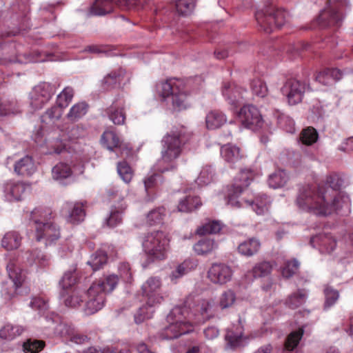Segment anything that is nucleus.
<instances>
[{
	"label": "nucleus",
	"instance_id": "nucleus-1",
	"mask_svg": "<svg viewBox=\"0 0 353 353\" xmlns=\"http://www.w3.org/2000/svg\"><path fill=\"white\" fill-rule=\"evenodd\" d=\"M334 176H328L324 185H303L299 187L296 203L305 212L316 216H327L347 204V199L341 196L334 184Z\"/></svg>",
	"mask_w": 353,
	"mask_h": 353
},
{
	"label": "nucleus",
	"instance_id": "nucleus-2",
	"mask_svg": "<svg viewBox=\"0 0 353 353\" xmlns=\"http://www.w3.org/2000/svg\"><path fill=\"white\" fill-rule=\"evenodd\" d=\"M194 315L203 316L201 319L198 318L194 322L187 321L186 318L190 314L191 310H170L167 315V321L169 325L165 327L159 334V336L163 340H172L177 339L182 335L191 333L194 331L195 325L205 323L208 319V310H194Z\"/></svg>",
	"mask_w": 353,
	"mask_h": 353
},
{
	"label": "nucleus",
	"instance_id": "nucleus-3",
	"mask_svg": "<svg viewBox=\"0 0 353 353\" xmlns=\"http://www.w3.org/2000/svg\"><path fill=\"white\" fill-rule=\"evenodd\" d=\"M187 141L188 138L181 131H172L167 133L163 137L161 157L157 168L159 172L163 173L175 170L177 168L175 160L181 154L183 146Z\"/></svg>",
	"mask_w": 353,
	"mask_h": 353
},
{
	"label": "nucleus",
	"instance_id": "nucleus-4",
	"mask_svg": "<svg viewBox=\"0 0 353 353\" xmlns=\"http://www.w3.org/2000/svg\"><path fill=\"white\" fill-rule=\"evenodd\" d=\"M161 88V97L170 101L174 110L181 111L190 107L189 92L183 80L170 79L162 83Z\"/></svg>",
	"mask_w": 353,
	"mask_h": 353
},
{
	"label": "nucleus",
	"instance_id": "nucleus-5",
	"mask_svg": "<svg viewBox=\"0 0 353 353\" xmlns=\"http://www.w3.org/2000/svg\"><path fill=\"white\" fill-rule=\"evenodd\" d=\"M170 237L165 232L157 230L148 233L142 240L145 254L152 260H163L170 249Z\"/></svg>",
	"mask_w": 353,
	"mask_h": 353
},
{
	"label": "nucleus",
	"instance_id": "nucleus-6",
	"mask_svg": "<svg viewBox=\"0 0 353 353\" xmlns=\"http://www.w3.org/2000/svg\"><path fill=\"white\" fill-rule=\"evenodd\" d=\"M119 277L115 274L107 276L103 280L93 283L88 289V293L90 297L88 301L90 309H101L105 306V292H111L117 287Z\"/></svg>",
	"mask_w": 353,
	"mask_h": 353
},
{
	"label": "nucleus",
	"instance_id": "nucleus-7",
	"mask_svg": "<svg viewBox=\"0 0 353 353\" xmlns=\"http://www.w3.org/2000/svg\"><path fill=\"white\" fill-rule=\"evenodd\" d=\"M252 180V173L249 170H243L234 177L233 183L228 187V204L239 208L243 205L238 200L239 196L246 189Z\"/></svg>",
	"mask_w": 353,
	"mask_h": 353
},
{
	"label": "nucleus",
	"instance_id": "nucleus-8",
	"mask_svg": "<svg viewBox=\"0 0 353 353\" xmlns=\"http://www.w3.org/2000/svg\"><path fill=\"white\" fill-rule=\"evenodd\" d=\"M305 91V83L294 78L287 79L281 88V93L285 96L290 105L301 103Z\"/></svg>",
	"mask_w": 353,
	"mask_h": 353
},
{
	"label": "nucleus",
	"instance_id": "nucleus-9",
	"mask_svg": "<svg viewBox=\"0 0 353 353\" xmlns=\"http://www.w3.org/2000/svg\"><path fill=\"white\" fill-rule=\"evenodd\" d=\"M221 92L223 96L234 110H236L244 102L248 95V91L245 88L228 82L223 83Z\"/></svg>",
	"mask_w": 353,
	"mask_h": 353
},
{
	"label": "nucleus",
	"instance_id": "nucleus-10",
	"mask_svg": "<svg viewBox=\"0 0 353 353\" xmlns=\"http://www.w3.org/2000/svg\"><path fill=\"white\" fill-rule=\"evenodd\" d=\"M286 13L281 10L271 11L265 15L261 12L256 14V19L264 30L270 33L274 28H281L285 21Z\"/></svg>",
	"mask_w": 353,
	"mask_h": 353
},
{
	"label": "nucleus",
	"instance_id": "nucleus-11",
	"mask_svg": "<svg viewBox=\"0 0 353 353\" xmlns=\"http://www.w3.org/2000/svg\"><path fill=\"white\" fill-rule=\"evenodd\" d=\"M161 287V281L157 276L150 277L141 286L142 294L147 298L149 307H154L163 301V297L158 293Z\"/></svg>",
	"mask_w": 353,
	"mask_h": 353
},
{
	"label": "nucleus",
	"instance_id": "nucleus-12",
	"mask_svg": "<svg viewBox=\"0 0 353 353\" xmlns=\"http://www.w3.org/2000/svg\"><path fill=\"white\" fill-rule=\"evenodd\" d=\"M234 271L223 263H214L208 271V278L214 284L222 285L231 281Z\"/></svg>",
	"mask_w": 353,
	"mask_h": 353
},
{
	"label": "nucleus",
	"instance_id": "nucleus-13",
	"mask_svg": "<svg viewBox=\"0 0 353 353\" xmlns=\"http://www.w3.org/2000/svg\"><path fill=\"white\" fill-rule=\"evenodd\" d=\"M239 118L243 126L252 130L260 128L263 123L259 110L253 105L242 107L239 112Z\"/></svg>",
	"mask_w": 353,
	"mask_h": 353
},
{
	"label": "nucleus",
	"instance_id": "nucleus-14",
	"mask_svg": "<svg viewBox=\"0 0 353 353\" xmlns=\"http://www.w3.org/2000/svg\"><path fill=\"white\" fill-rule=\"evenodd\" d=\"M34 230L36 240L44 241L46 245L52 244L61 237L60 227L53 221L44 223Z\"/></svg>",
	"mask_w": 353,
	"mask_h": 353
},
{
	"label": "nucleus",
	"instance_id": "nucleus-15",
	"mask_svg": "<svg viewBox=\"0 0 353 353\" xmlns=\"http://www.w3.org/2000/svg\"><path fill=\"white\" fill-rule=\"evenodd\" d=\"M252 338V336L244 335L243 327L240 324L227 329L225 335L227 345L232 350L245 346Z\"/></svg>",
	"mask_w": 353,
	"mask_h": 353
},
{
	"label": "nucleus",
	"instance_id": "nucleus-16",
	"mask_svg": "<svg viewBox=\"0 0 353 353\" xmlns=\"http://www.w3.org/2000/svg\"><path fill=\"white\" fill-rule=\"evenodd\" d=\"M55 92V88L49 83H41L34 87L31 97V104L34 108H41Z\"/></svg>",
	"mask_w": 353,
	"mask_h": 353
},
{
	"label": "nucleus",
	"instance_id": "nucleus-17",
	"mask_svg": "<svg viewBox=\"0 0 353 353\" xmlns=\"http://www.w3.org/2000/svg\"><path fill=\"white\" fill-rule=\"evenodd\" d=\"M85 206L86 202H66L63 207V211L66 214V221L73 225L83 221L85 217Z\"/></svg>",
	"mask_w": 353,
	"mask_h": 353
},
{
	"label": "nucleus",
	"instance_id": "nucleus-18",
	"mask_svg": "<svg viewBox=\"0 0 353 353\" xmlns=\"http://www.w3.org/2000/svg\"><path fill=\"white\" fill-rule=\"evenodd\" d=\"M54 218V214L52 210L46 207H38L34 208L30 216V220L34 225V228H38L39 225H43L44 223L52 222L51 220Z\"/></svg>",
	"mask_w": 353,
	"mask_h": 353
},
{
	"label": "nucleus",
	"instance_id": "nucleus-19",
	"mask_svg": "<svg viewBox=\"0 0 353 353\" xmlns=\"http://www.w3.org/2000/svg\"><path fill=\"white\" fill-rule=\"evenodd\" d=\"M110 120L115 125H123L126 119L124 101L119 104L116 101L105 110Z\"/></svg>",
	"mask_w": 353,
	"mask_h": 353
},
{
	"label": "nucleus",
	"instance_id": "nucleus-20",
	"mask_svg": "<svg viewBox=\"0 0 353 353\" xmlns=\"http://www.w3.org/2000/svg\"><path fill=\"white\" fill-rule=\"evenodd\" d=\"M202 205L200 197L196 195H186L181 199L177 205V210L180 212L190 213Z\"/></svg>",
	"mask_w": 353,
	"mask_h": 353
},
{
	"label": "nucleus",
	"instance_id": "nucleus-21",
	"mask_svg": "<svg viewBox=\"0 0 353 353\" xmlns=\"http://www.w3.org/2000/svg\"><path fill=\"white\" fill-rule=\"evenodd\" d=\"M35 170L36 167L33 159L28 155L23 157L14 164V172L20 176H30Z\"/></svg>",
	"mask_w": 353,
	"mask_h": 353
},
{
	"label": "nucleus",
	"instance_id": "nucleus-22",
	"mask_svg": "<svg viewBox=\"0 0 353 353\" xmlns=\"http://www.w3.org/2000/svg\"><path fill=\"white\" fill-rule=\"evenodd\" d=\"M25 190V185L21 182L9 181L4 186L5 195L9 201L20 200Z\"/></svg>",
	"mask_w": 353,
	"mask_h": 353
},
{
	"label": "nucleus",
	"instance_id": "nucleus-23",
	"mask_svg": "<svg viewBox=\"0 0 353 353\" xmlns=\"http://www.w3.org/2000/svg\"><path fill=\"white\" fill-rule=\"evenodd\" d=\"M125 71L119 68L117 70L112 71L104 77L103 80V87L106 90L119 88L125 77Z\"/></svg>",
	"mask_w": 353,
	"mask_h": 353
},
{
	"label": "nucleus",
	"instance_id": "nucleus-24",
	"mask_svg": "<svg viewBox=\"0 0 353 353\" xmlns=\"http://www.w3.org/2000/svg\"><path fill=\"white\" fill-rule=\"evenodd\" d=\"M261 248V243L256 238H250L241 243L238 248V252L247 257L252 256L259 251Z\"/></svg>",
	"mask_w": 353,
	"mask_h": 353
},
{
	"label": "nucleus",
	"instance_id": "nucleus-25",
	"mask_svg": "<svg viewBox=\"0 0 353 353\" xmlns=\"http://www.w3.org/2000/svg\"><path fill=\"white\" fill-rule=\"evenodd\" d=\"M222 157L229 163L234 164L243 157L240 148L232 144H227L221 147Z\"/></svg>",
	"mask_w": 353,
	"mask_h": 353
},
{
	"label": "nucleus",
	"instance_id": "nucleus-26",
	"mask_svg": "<svg viewBox=\"0 0 353 353\" xmlns=\"http://www.w3.org/2000/svg\"><path fill=\"white\" fill-rule=\"evenodd\" d=\"M166 214V209L164 207L154 208L145 214V223L149 226L161 225L164 222Z\"/></svg>",
	"mask_w": 353,
	"mask_h": 353
},
{
	"label": "nucleus",
	"instance_id": "nucleus-27",
	"mask_svg": "<svg viewBox=\"0 0 353 353\" xmlns=\"http://www.w3.org/2000/svg\"><path fill=\"white\" fill-rule=\"evenodd\" d=\"M112 0H95L90 8L89 12L92 15L102 16L113 11Z\"/></svg>",
	"mask_w": 353,
	"mask_h": 353
},
{
	"label": "nucleus",
	"instance_id": "nucleus-28",
	"mask_svg": "<svg viewBox=\"0 0 353 353\" xmlns=\"http://www.w3.org/2000/svg\"><path fill=\"white\" fill-rule=\"evenodd\" d=\"M7 271L10 279L14 283L15 288H20L26 279V275L23 270L12 261L7 265Z\"/></svg>",
	"mask_w": 353,
	"mask_h": 353
},
{
	"label": "nucleus",
	"instance_id": "nucleus-29",
	"mask_svg": "<svg viewBox=\"0 0 353 353\" xmlns=\"http://www.w3.org/2000/svg\"><path fill=\"white\" fill-rule=\"evenodd\" d=\"M227 122L226 116L218 110L210 111L205 117V124L208 130L219 128Z\"/></svg>",
	"mask_w": 353,
	"mask_h": 353
},
{
	"label": "nucleus",
	"instance_id": "nucleus-30",
	"mask_svg": "<svg viewBox=\"0 0 353 353\" xmlns=\"http://www.w3.org/2000/svg\"><path fill=\"white\" fill-rule=\"evenodd\" d=\"M218 248V244L211 239H204L194 245L193 249L198 255H207Z\"/></svg>",
	"mask_w": 353,
	"mask_h": 353
},
{
	"label": "nucleus",
	"instance_id": "nucleus-31",
	"mask_svg": "<svg viewBox=\"0 0 353 353\" xmlns=\"http://www.w3.org/2000/svg\"><path fill=\"white\" fill-rule=\"evenodd\" d=\"M88 110V105L86 103H77L70 108L66 118L70 122H77L87 114Z\"/></svg>",
	"mask_w": 353,
	"mask_h": 353
},
{
	"label": "nucleus",
	"instance_id": "nucleus-32",
	"mask_svg": "<svg viewBox=\"0 0 353 353\" xmlns=\"http://www.w3.org/2000/svg\"><path fill=\"white\" fill-rule=\"evenodd\" d=\"M304 334L303 327H299L298 330L290 333L284 343L285 350L283 351L292 352L299 345Z\"/></svg>",
	"mask_w": 353,
	"mask_h": 353
},
{
	"label": "nucleus",
	"instance_id": "nucleus-33",
	"mask_svg": "<svg viewBox=\"0 0 353 353\" xmlns=\"http://www.w3.org/2000/svg\"><path fill=\"white\" fill-rule=\"evenodd\" d=\"M101 141L103 145L111 152L114 151V148L121 147L119 138L113 131H105L101 136Z\"/></svg>",
	"mask_w": 353,
	"mask_h": 353
},
{
	"label": "nucleus",
	"instance_id": "nucleus-34",
	"mask_svg": "<svg viewBox=\"0 0 353 353\" xmlns=\"http://www.w3.org/2000/svg\"><path fill=\"white\" fill-rule=\"evenodd\" d=\"M288 180L287 173L283 170H279L269 176L268 183L271 188L276 189L284 186Z\"/></svg>",
	"mask_w": 353,
	"mask_h": 353
},
{
	"label": "nucleus",
	"instance_id": "nucleus-35",
	"mask_svg": "<svg viewBox=\"0 0 353 353\" xmlns=\"http://www.w3.org/2000/svg\"><path fill=\"white\" fill-rule=\"evenodd\" d=\"M70 166L65 163H59L52 170V178L57 181H61L72 175Z\"/></svg>",
	"mask_w": 353,
	"mask_h": 353
},
{
	"label": "nucleus",
	"instance_id": "nucleus-36",
	"mask_svg": "<svg viewBox=\"0 0 353 353\" xmlns=\"http://www.w3.org/2000/svg\"><path fill=\"white\" fill-rule=\"evenodd\" d=\"M23 332V328L19 325L6 324L0 330V338L6 340H12L20 336Z\"/></svg>",
	"mask_w": 353,
	"mask_h": 353
},
{
	"label": "nucleus",
	"instance_id": "nucleus-37",
	"mask_svg": "<svg viewBox=\"0 0 353 353\" xmlns=\"http://www.w3.org/2000/svg\"><path fill=\"white\" fill-rule=\"evenodd\" d=\"M21 238L19 234L15 232H10L5 234L1 243L2 246L6 250H12L17 249L21 245Z\"/></svg>",
	"mask_w": 353,
	"mask_h": 353
},
{
	"label": "nucleus",
	"instance_id": "nucleus-38",
	"mask_svg": "<svg viewBox=\"0 0 353 353\" xmlns=\"http://www.w3.org/2000/svg\"><path fill=\"white\" fill-rule=\"evenodd\" d=\"M252 209L259 215L263 214L268 209V199L265 196H256L252 202L245 201Z\"/></svg>",
	"mask_w": 353,
	"mask_h": 353
},
{
	"label": "nucleus",
	"instance_id": "nucleus-39",
	"mask_svg": "<svg viewBox=\"0 0 353 353\" xmlns=\"http://www.w3.org/2000/svg\"><path fill=\"white\" fill-rule=\"evenodd\" d=\"M108 261V256L106 252L103 250H97L90 257V259L88 261V264L91 266L93 271H97L101 268Z\"/></svg>",
	"mask_w": 353,
	"mask_h": 353
},
{
	"label": "nucleus",
	"instance_id": "nucleus-40",
	"mask_svg": "<svg viewBox=\"0 0 353 353\" xmlns=\"http://www.w3.org/2000/svg\"><path fill=\"white\" fill-rule=\"evenodd\" d=\"M319 134L315 128L307 127L303 129L299 137L301 143L306 145H311L318 140Z\"/></svg>",
	"mask_w": 353,
	"mask_h": 353
},
{
	"label": "nucleus",
	"instance_id": "nucleus-41",
	"mask_svg": "<svg viewBox=\"0 0 353 353\" xmlns=\"http://www.w3.org/2000/svg\"><path fill=\"white\" fill-rule=\"evenodd\" d=\"M222 225L219 221H208L196 229V233L203 236L206 234H216L221 231Z\"/></svg>",
	"mask_w": 353,
	"mask_h": 353
},
{
	"label": "nucleus",
	"instance_id": "nucleus-42",
	"mask_svg": "<svg viewBox=\"0 0 353 353\" xmlns=\"http://www.w3.org/2000/svg\"><path fill=\"white\" fill-rule=\"evenodd\" d=\"M306 294L303 291L299 290L290 295L285 300V306L292 308H296L301 306L306 301Z\"/></svg>",
	"mask_w": 353,
	"mask_h": 353
},
{
	"label": "nucleus",
	"instance_id": "nucleus-43",
	"mask_svg": "<svg viewBox=\"0 0 353 353\" xmlns=\"http://www.w3.org/2000/svg\"><path fill=\"white\" fill-rule=\"evenodd\" d=\"M272 268L270 262L264 261L256 263L253 267L252 272L254 277H265L271 273Z\"/></svg>",
	"mask_w": 353,
	"mask_h": 353
},
{
	"label": "nucleus",
	"instance_id": "nucleus-44",
	"mask_svg": "<svg viewBox=\"0 0 353 353\" xmlns=\"http://www.w3.org/2000/svg\"><path fill=\"white\" fill-rule=\"evenodd\" d=\"M74 97V90L71 87L65 88L62 92L58 94L57 104L60 108H66L72 101Z\"/></svg>",
	"mask_w": 353,
	"mask_h": 353
},
{
	"label": "nucleus",
	"instance_id": "nucleus-45",
	"mask_svg": "<svg viewBox=\"0 0 353 353\" xmlns=\"http://www.w3.org/2000/svg\"><path fill=\"white\" fill-rule=\"evenodd\" d=\"M117 172L125 183H130L133 177V171L129 164L123 161L117 164Z\"/></svg>",
	"mask_w": 353,
	"mask_h": 353
},
{
	"label": "nucleus",
	"instance_id": "nucleus-46",
	"mask_svg": "<svg viewBox=\"0 0 353 353\" xmlns=\"http://www.w3.org/2000/svg\"><path fill=\"white\" fill-rule=\"evenodd\" d=\"M299 268V263L296 260L287 261L281 268V274L285 279H289L294 275Z\"/></svg>",
	"mask_w": 353,
	"mask_h": 353
},
{
	"label": "nucleus",
	"instance_id": "nucleus-47",
	"mask_svg": "<svg viewBox=\"0 0 353 353\" xmlns=\"http://www.w3.org/2000/svg\"><path fill=\"white\" fill-rule=\"evenodd\" d=\"M125 207H120L119 209H112L110 216L106 219L107 225L110 228H114L122 222V213Z\"/></svg>",
	"mask_w": 353,
	"mask_h": 353
},
{
	"label": "nucleus",
	"instance_id": "nucleus-48",
	"mask_svg": "<svg viewBox=\"0 0 353 353\" xmlns=\"http://www.w3.org/2000/svg\"><path fill=\"white\" fill-rule=\"evenodd\" d=\"M336 246V242L332 236L324 234L320 236V249L322 252L330 253Z\"/></svg>",
	"mask_w": 353,
	"mask_h": 353
},
{
	"label": "nucleus",
	"instance_id": "nucleus-49",
	"mask_svg": "<svg viewBox=\"0 0 353 353\" xmlns=\"http://www.w3.org/2000/svg\"><path fill=\"white\" fill-rule=\"evenodd\" d=\"M195 6V0H176V11L182 15L190 14L194 9Z\"/></svg>",
	"mask_w": 353,
	"mask_h": 353
},
{
	"label": "nucleus",
	"instance_id": "nucleus-50",
	"mask_svg": "<svg viewBox=\"0 0 353 353\" xmlns=\"http://www.w3.org/2000/svg\"><path fill=\"white\" fill-rule=\"evenodd\" d=\"M236 301V296L234 292L228 290L221 294L219 298V306L222 309H226L234 305Z\"/></svg>",
	"mask_w": 353,
	"mask_h": 353
},
{
	"label": "nucleus",
	"instance_id": "nucleus-51",
	"mask_svg": "<svg viewBox=\"0 0 353 353\" xmlns=\"http://www.w3.org/2000/svg\"><path fill=\"white\" fill-rule=\"evenodd\" d=\"M251 90L254 94L264 97L267 95L268 89L265 82L260 79H256L251 82Z\"/></svg>",
	"mask_w": 353,
	"mask_h": 353
},
{
	"label": "nucleus",
	"instance_id": "nucleus-52",
	"mask_svg": "<svg viewBox=\"0 0 353 353\" xmlns=\"http://www.w3.org/2000/svg\"><path fill=\"white\" fill-rule=\"evenodd\" d=\"M45 345L43 341H28L23 344V350L26 353H37L43 349Z\"/></svg>",
	"mask_w": 353,
	"mask_h": 353
},
{
	"label": "nucleus",
	"instance_id": "nucleus-53",
	"mask_svg": "<svg viewBox=\"0 0 353 353\" xmlns=\"http://www.w3.org/2000/svg\"><path fill=\"white\" fill-rule=\"evenodd\" d=\"M189 271L190 268L188 267V262L184 261L183 263L179 265L176 270L171 273L170 278L172 281L176 283L178 279L186 274Z\"/></svg>",
	"mask_w": 353,
	"mask_h": 353
},
{
	"label": "nucleus",
	"instance_id": "nucleus-54",
	"mask_svg": "<svg viewBox=\"0 0 353 353\" xmlns=\"http://www.w3.org/2000/svg\"><path fill=\"white\" fill-rule=\"evenodd\" d=\"M119 272L121 279L125 283H132V274L129 263H122L119 266Z\"/></svg>",
	"mask_w": 353,
	"mask_h": 353
},
{
	"label": "nucleus",
	"instance_id": "nucleus-55",
	"mask_svg": "<svg viewBox=\"0 0 353 353\" xmlns=\"http://www.w3.org/2000/svg\"><path fill=\"white\" fill-rule=\"evenodd\" d=\"M212 178L213 171L212 168L205 167L201 170L197 180L200 185H208L212 181Z\"/></svg>",
	"mask_w": 353,
	"mask_h": 353
},
{
	"label": "nucleus",
	"instance_id": "nucleus-56",
	"mask_svg": "<svg viewBox=\"0 0 353 353\" xmlns=\"http://www.w3.org/2000/svg\"><path fill=\"white\" fill-rule=\"evenodd\" d=\"M76 282V277L74 276V272H67L63 276L61 280L60 281L59 285L62 288V289L65 291V290L71 288L74 285Z\"/></svg>",
	"mask_w": 353,
	"mask_h": 353
},
{
	"label": "nucleus",
	"instance_id": "nucleus-57",
	"mask_svg": "<svg viewBox=\"0 0 353 353\" xmlns=\"http://www.w3.org/2000/svg\"><path fill=\"white\" fill-rule=\"evenodd\" d=\"M324 293L326 298V306H332L339 297V292L332 288H326Z\"/></svg>",
	"mask_w": 353,
	"mask_h": 353
},
{
	"label": "nucleus",
	"instance_id": "nucleus-58",
	"mask_svg": "<svg viewBox=\"0 0 353 353\" xmlns=\"http://www.w3.org/2000/svg\"><path fill=\"white\" fill-rule=\"evenodd\" d=\"M30 306L36 309H45L49 307L48 300L41 296H37L32 298Z\"/></svg>",
	"mask_w": 353,
	"mask_h": 353
},
{
	"label": "nucleus",
	"instance_id": "nucleus-59",
	"mask_svg": "<svg viewBox=\"0 0 353 353\" xmlns=\"http://www.w3.org/2000/svg\"><path fill=\"white\" fill-rule=\"evenodd\" d=\"M117 5L124 10L139 8V0H117Z\"/></svg>",
	"mask_w": 353,
	"mask_h": 353
},
{
	"label": "nucleus",
	"instance_id": "nucleus-60",
	"mask_svg": "<svg viewBox=\"0 0 353 353\" xmlns=\"http://www.w3.org/2000/svg\"><path fill=\"white\" fill-rule=\"evenodd\" d=\"M198 296L199 295L196 294H189L184 299L181 307L185 309L196 308V306H199V304H196Z\"/></svg>",
	"mask_w": 353,
	"mask_h": 353
},
{
	"label": "nucleus",
	"instance_id": "nucleus-61",
	"mask_svg": "<svg viewBox=\"0 0 353 353\" xmlns=\"http://www.w3.org/2000/svg\"><path fill=\"white\" fill-rule=\"evenodd\" d=\"M61 109L62 108H60L58 105L57 107H52L46 110L45 116L52 121L59 120L62 115Z\"/></svg>",
	"mask_w": 353,
	"mask_h": 353
},
{
	"label": "nucleus",
	"instance_id": "nucleus-62",
	"mask_svg": "<svg viewBox=\"0 0 353 353\" xmlns=\"http://www.w3.org/2000/svg\"><path fill=\"white\" fill-rule=\"evenodd\" d=\"M327 73V70L326 69L319 72L316 77V80L323 85H330L332 81L331 77Z\"/></svg>",
	"mask_w": 353,
	"mask_h": 353
},
{
	"label": "nucleus",
	"instance_id": "nucleus-63",
	"mask_svg": "<svg viewBox=\"0 0 353 353\" xmlns=\"http://www.w3.org/2000/svg\"><path fill=\"white\" fill-rule=\"evenodd\" d=\"M279 122L287 131L292 132L294 130V121L289 117L282 115L279 117Z\"/></svg>",
	"mask_w": 353,
	"mask_h": 353
},
{
	"label": "nucleus",
	"instance_id": "nucleus-64",
	"mask_svg": "<svg viewBox=\"0 0 353 353\" xmlns=\"http://www.w3.org/2000/svg\"><path fill=\"white\" fill-rule=\"evenodd\" d=\"M90 340V339L88 335L81 332H76L71 336V341L77 344L86 343H88Z\"/></svg>",
	"mask_w": 353,
	"mask_h": 353
}]
</instances>
